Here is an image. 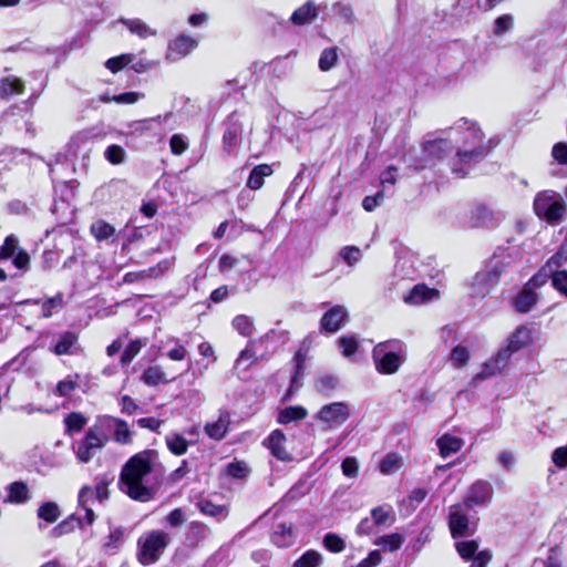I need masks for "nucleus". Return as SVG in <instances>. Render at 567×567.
Instances as JSON below:
<instances>
[{
    "label": "nucleus",
    "instance_id": "39448f33",
    "mask_svg": "<svg viewBox=\"0 0 567 567\" xmlns=\"http://www.w3.org/2000/svg\"><path fill=\"white\" fill-rule=\"evenodd\" d=\"M506 267L507 265L503 259L496 257L489 259L484 268L473 277L472 287L475 293L482 297L488 295L499 284Z\"/></svg>",
    "mask_w": 567,
    "mask_h": 567
},
{
    "label": "nucleus",
    "instance_id": "9b49d317",
    "mask_svg": "<svg viewBox=\"0 0 567 567\" xmlns=\"http://www.w3.org/2000/svg\"><path fill=\"white\" fill-rule=\"evenodd\" d=\"M11 258L18 269H27L29 267L30 256L27 250L19 248V239L14 235L7 236L0 246V261Z\"/></svg>",
    "mask_w": 567,
    "mask_h": 567
},
{
    "label": "nucleus",
    "instance_id": "e2e57ef3",
    "mask_svg": "<svg viewBox=\"0 0 567 567\" xmlns=\"http://www.w3.org/2000/svg\"><path fill=\"white\" fill-rule=\"evenodd\" d=\"M553 287L567 297V270H556L551 275Z\"/></svg>",
    "mask_w": 567,
    "mask_h": 567
},
{
    "label": "nucleus",
    "instance_id": "a211bd4d",
    "mask_svg": "<svg viewBox=\"0 0 567 567\" xmlns=\"http://www.w3.org/2000/svg\"><path fill=\"white\" fill-rule=\"evenodd\" d=\"M440 297V291L435 288H430L425 284L415 285L409 293L403 298L404 302L410 305H422L432 301Z\"/></svg>",
    "mask_w": 567,
    "mask_h": 567
},
{
    "label": "nucleus",
    "instance_id": "4be33fe9",
    "mask_svg": "<svg viewBox=\"0 0 567 567\" xmlns=\"http://www.w3.org/2000/svg\"><path fill=\"white\" fill-rule=\"evenodd\" d=\"M270 539L278 548H288L295 544L292 524L279 523L275 526Z\"/></svg>",
    "mask_w": 567,
    "mask_h": 567
},
{
    "label": "nucleus",
    "instance_id": "603ef678",
    "mask_svg": "<svg viewBox=\"0 0 567 567\" xmlns=\"http://www.w3.org/2000/svg\"><path fill=\"white\" fill-rule=\"evenodd\" d=\"M471 354L465 346L458 344L454 347L450 353V360L454 368L461 369L470 361Z\"/></svg>",
    "mask_w": 567,
    "mask_h": 567
},
{
    "label": "nucleus",
    "instance_id": "ddd939ff",
    "mask_svg": "<svg viewBox=\"0 0 567 567\" xmlns=\"http://www.w3.org/2000/svg\"><path fill=\"white\" fill-rule=\"evenodd\" d=\"M287 437L280 429H276L264 440L262 445L269 450L270 454L281 462L292 461V455L286 450Z\"/></svg>",
    "mask_w": 567,
    "mask_h": 567
},
{
    "label": "nucleus",
    "instance_id": "f8f14e48",
    "mask_svg": "<svg viewBox=\"0 0 567 567\" xmlns=\"http://www.w3.org/2000/svg\"><path fill=\"white\" fill-rule=\"evenodd\" d=\"M493 487L484 480L475 481L466 491L463 497V505L467 508L483 506L492 499Z\"/></svg>",
    "mask_w": 567,
    "mask_h": 567
},
{
    "label": "nucleus",
    "instance_id": "4468645a",
    "mask_svg": "<svg viewBox=\"0 0 567 567\" xmlns=\"http://www.w3.org/2000/svg\"><path fill=\"white\" fill-rule=\"evenodd\" d=\"M348 417L349 409L342 402L323 405L317 414V419L330 427L341 425Z\"/></svg>",
    "mask_w": 567,
    "mask_h": 567
},
{
    "label": "nucleus",
    "instance_id": "58836bf2",
    "mask_svg": "<svg viewBox=\"0 0 567 567\" xmlns=\"http://www.w3.org/2000/svg\"><path fill=\"white\" fill-rule=\"evenodd\" d=\"M371 517L377 526H391L395 522V515L390 505L374 507L371 511Z\"/></svg>",
    "mask_w": 567,
    "mask_h": 567
},
{
    "label": "nucleus",
    "instance_id": "774afa93",
    "mask_svg": "<svg viewBox=\"0 0 567 567\" xmlns=\"http://www.w3.org/2000/svg\"><path fill=\"white\" fill-rule=\"evenodd\" d=\"M551 155L560 165H567V143L558 142L553 146Z\"/></svg>",
    "mask_w": 567,
    "mask_h": 567
},
{
    "label": "nucleus",
    "instance_id": "7c9ffc66",
    "mask_svg": "<svg viewBox=\"0 0 567 567\" xmlns=\"http://www.w3.org/2000/svg\"><path fill=\"white\" fill-rule=\"evenodd\" d=\"M141 381L147 386H157L162 383L169 382L161 365H151L146 368L141 375Z\"/></svg>",
    "mask_w": 567,
    "mask_h": 567
},
{
    "label": "nucleus",
    "instance_id": "5fc2aeb1",
    "mask_svg": "<svg viewBox=\"0 0 567 567\" xmlns=\"http://www.w3.org/2000/svg\"><path fill=\"white\" fill-rule=\"evenodd\" d=\"M323 546L330 553H341L346 548L344 540L334 533H328L323 537Z\"/></svg>",
    "mask_w": 567,
    "mask_h": 567
},
{
    "label": "nucleus",
    "instance_id": "13d9d810",
    "mask_svg": "<svg viewBox=\"0 0 567 567\" xmlns=\"http://www.w3.org/2000/svg\"><path fill=\"white\" fill-rule=\"evenodd\" d=\"M249 468L244 462L234 461L226 467V473L237 480H244L249 475Z\"/></svg>",
    "mask_w": 567,
    "mask_h": 567
},
{
    "label": "nucleus",
    "instance_id": "79ce46f5",
    "mask_svg": "<svg viewBox=\"0 0 567 567\" xmlns=\"http://www.w3.org/2000/svg\"><path fill=\"white\" fill-rule=\"evenodd\" d=\"M114 433L113 439L118 444H131L132 443V432L127 422L123 419L114 417Z\"/></svg>",
    "mask_w": 567,
    "mask_h": 567
},
{
    "label": "nucleus",
    "instance_id": "473e14b6",
    "mask_svg": "<svg viewBox=\"0 0 567 567\" xmlns=\"http://www.w3.org/2000/svg\"><path fill=\"white\" fill-rule=\"evenodd\" d=\"M91 235L97 241H104L115 236V227L104 219H97L90 226Z\"/></svg>",
    "mask_w": 567,
    "mask_h": 567
},
{
    "label": "nucleus",
    "instance_id": "a19ab883",
    "mask_svg": "<svg viewBox=\"0 0 567 567\" xmlns=\"http://www.w3.org/2000/svg\"><path fill=\"white\" fill-rule=\"evenodd\" d=\"M37 515L40 519L48 524L55 523L61 516L60 507L54 502H44L37 511Z\"/></svg>",
    "mask_w": 567,
    "mask_h": 567
},
{
    "label": "nucleus",
    "instance_id": "69168bd1",
    "mask_svg": "<svg viewBox=\"0 0 567 567\" xmlns=\"http://www.w3.org/2000/svg\"><path fill=\"white\" fill-rule=\"evenodd\" d=\"M567 261V245L564 243L558 250L547 260L546 266L561 267Z\"/></svg>",
    "mask_w": 567,
    "mask_h": 567
},
{
    "label": "nucleus",
    "instance_id": "5701e85b",
    "mask_svg": "<svg viewBox=\"0 0 567 567\" xmlns=\"http://www.w3.org/2000/svg\"><path fill=\"white\" fill-rule=\"evenodd\" d=\"M274 174L272 166L269 164L256 165L249 173L246 186L251 190L260 189L265 184V177Z\"/></svg>",
    "mask_w": 567,
    "mask_h": 567
},
{
    "label": "nucleus",
    "instance_id": "aec40b11",
    "mask_svg": "<svg viewBox=\"0 0 567 567\" xmlns=\"http://www.w3.org/2000/svg\"><path fill=\"white\" fill-rule=\"evenodd\" d=\"M538 300L539 296L536 291H532L523 286L512 300V306L518 313H528L538 303Z\"/></svg>",
    "mask_w": 567,
    "mask_h": 567
},
{
    "label": "nucleus",
    "instance_id": "f704fd0d",
    "mask_svg": "<svg viewBox=\"0 0 567 567\" xmlns=\"http://www.w3.org/2000/svg\"><path fill=\"white\" fill-rule=\"evenodd\" d=\"M404 536L399 533H391L383 536L378 537L374 540V545L381 547L385 551H396L404 544Z\"/></svg>",
    "mask_w": 567,
    "mask_h": 567
},
{
    "label": "nucleus",
    "instance_id": "6ab92c4d",
    "mask_svg": "<svg viewBox=\"0 0 567 567\" xmlns=\"http://www.w3.org/2000/svg\"><path fill=\"white\" fill-rule=\"evenodd\" d=\"M79 349V333L74 331L62 332L52 348L55 355L75 354Z\"/></svg>",
    "mask_w": 567,
    "mask_h": 567
},
{
    "label": "nucleus",
    "instance_id": "c85d7f7f",
    "mask_svg": "<svg viewBox=\"0 0 567 567\" xmlns=\"http://www.w3.org/2000/svg\"><path fill=\"white\" fill-rule=\"evenodd\" d=\"M64 433L72 436L75 433H80L87 424V417L81 412H70L65 415L64 420Z\"/></svg>",
    "mask_w": 567,
    "mask_h": 567
},
{
    "label": "nucleus",
    "instance_id": "bb28decb",
    "mask_svg": "<svg viewBox=\"0 0 567 567\" xmlns=\"http://www.w3.org/2000/svg\"><path fill=\"white\" fill-rule=\"evenodd\" d=\"M308 411L302 405H289L279 411L277 422L279 424H289L291 422H298L306 419Z\"/></svg>",
    "mask_w": 567,
    "mask_h": 567
},
{
    "label": "nucleus",
    "instance_id": "2eb2a0df",
    "mask_svg": "<svg viewBox=\"0 0 567 567\" xmlns=\"http://www.w3.org/2000/svg\"><path fill=\"white\" fill-rule=\"evenodd\" d=\"M197 44L198 42L196 39L182 33L169 41L166 52V60L178 61L188 55L197 47Z\"/></svg>",
    "mask_w": 567,
    "mask_h": 567
},
{
    "label": "nucleus",
    "instance_id": "a878e982",
    "mask_svg": "<svg viewBox=\"0 0 567 567\" xmlns=\"http://www.w3.org/2000/svg\"><path fill=\"white\" fill-rule=\"evenodd\" d=\"M29 488L22 481L12 482L7 487L6 503L22 504L29 499Z\"/></svg>",
    "mask_w": 567,
    "mask_h": 567
},
{
    "label": "nucleus",
    "instance_id": "2f4dec72",
    "mask_svg": "<svg viewBox=\"0 0 567 567\" xmlns=\"http://www.w3.org/2000/svg\"><path fill=\"white\" fill-rule=\"evenodd\" d=\"M339 385H340V380L334 374L326 373V374L318 377L315 380V389L317 390V392H319L326 396H329L330 394H332L339 388Z\"/></svg>",
    "mask_w": 567,
    "mask_h": 567
},
{
    "label": "nucleus",
    "instance_id": "e433bc0d",
    "mask_svg": "<svg viewBox=\"0 0 567 567\" xmlns=\"http://www.w3.org/2000/svg\"><path fill=\"white\" fill-rule=\"evenodd\" d=\"M241 134V126L237 123L229 125L223 133V151L230 155Z\"/></svg>",
    "mask_w": 567,
    "mask_h": 567
},
{
    "label": "nucleus",
    "instance_id": "1a4fd4ad",
    "mask_svg": "<svg viewBox=\"0 0 567 567\" xmlns=\"http://www.w3.org/2000/svg\"><path fill=\"white\" fill-rule=\"evenodd\" d=\"M486 156L475 151H455V154L449 158L451 172L458 178H465L471 168L484 161Z\"/></svg>",
    "mask_w": 567,
    "mask_h": 567
},
{
    "label": "nucleus",
    "instance_id": "a18cd8bd",
    "mask_svg": "<svg viewBox=\"0 0 567 567\" xmlns=\"http://www.w3.org/2000/svg\"><path fill=\"white\" fill-rule=\"evenodd\" d=\"M80 375L74 373L73 375H68L64 380H61L56 383L54 389V394L60 398H68L70 394L78 388V380Z\"/></svg>",
    "mask_w": 567,
    "mask_h": 567
},
{
    "label": "nucleus",
    "instance_id": "20e7f679",
    "mask_svg": "<svg viewBox=\"0 0 567 567\" xmlns=\"http://www.w3.org/2000/svg\"><path fill=\"white\" fill-rule=\"evenodd\" d=\"M536 216L549 225H558L567 213L561 196L555 192L538 193L533 203Z\"/></svg>",
    "mask_w": 567,
    "mask_h": 567
},
{
    "label": "nucleus",
    "instance_id": "4c0bfd02",
    "mask_svg": "<svg viewBox=\"0 0 567 567\" xmlns=\"http://www.w3.org/2000/svg\"><path fill=\"white\" fill-rule=\"evenodd\" d=\"M124 542V529L118 526L111 529L103 543V550L106 554H116Z\"/></svg>",
    "mask_w": 567,
    "mask_h": 567
},
{
    "label": "nucleus",
    "instance_id": "6e6d98bb",
    "mask_svg": "<svg viewBox=\"0 0 567 567\" xmlns=\"http://www.w3.org/2000/svg\"><path fill=\"white\" fill-rule=\"evenodd\" d=\"M199 512L204 515L217 517L223 514L224 506L215 504L208 498H202L197 502Z\"/></svg>",
    "mask_w": 567,
    "mask_h": 567
},
{
    "label": "nucleus",
    "instance_id": "412c9836",
    "mask_svg": "<svg viewBox=\"0 0 567 567\" xmlns=\"http://www.w3.org/2000/svg\"><path fill=\"white\" fill-rule=\"evenodd\" d=\"M318 14L319 9L316 3L312 0H308L292 12L290 22L298 27L309 24L318 18Z\"/></svg>",
    "mask_w": 567,
    "mask_h": 567
},
{
    "label": "nucleus",
    "instance_id": "4d7b16f0",
    "mask_svg": "<svg viewBox=\"0 0 567 567\" xmlns=\"http://www.w3.org/2000/svg\"><path fill=\"white\" fill-rule=\"evenodd\" d=\"M105 158L113 165L122 164L125 159V151L117 144H112L104 152Z\"/></svg>",
    "mask_w": 567,
    "mask_h": 567
},
{
    "label": "nucleus",
    "instance_id": "72a5a7b5",
    "mask_svg": "<svg viewBox=\"0 0 567 567\" xmlns=\"http://www.w3.org/2000/svg\"><path fill=\"white\" fill-rule=\"evenodd\" d=\"M494 219L493 210L486 204H478L472 210L471 221L474 227H484L489 225Z\"/></svg>",
    "mask_w": 567,
    "mask_h": 567
},
{
    "label": "nucleus",
    "instance_id": "37998d69",
    "mask_svg": "<svg viewBox=\"0 0 567 567\" xmlns=\"http://www.w3.org/2000/svg\"><path fill=\"white\" fill-rule=\"evenodd\" d=\"M402 464H403L402 457L398 453L391 452V453H388L380 461L379 468L382 474L389 475V474H393L396 471H399L401 468Z\"/></svg>",
    "mask_w": 567,
    "mask_h": 567
},
{
    "label": "nucleus",
    "instance_id": "338daca9",
    "mask_svg": "<svg viewBox=\"0 0 567 567\" xmlns=\"http://www.w3.org/2000/svg\"><path fill=\"white\" fill-rule=\"evenodd\" d=\"M551 461L558 468L567 467V444L553 451Z\"/></svg>",
    "mask_w": 567,
    "mask_h": 567
},
{
    "label": "nucleus",
    "instance_id": "dca6fc26",
    "mask_svg": "<svg viewBox=\"0 0 567 567\" xmlns=\"http://www.w3.org/2000/svg\"><path fill=\"white\" fill-rule=\"evenodd\" d=\"M348 319L346 309L341 306H334L323 313L320 320V329L327 333H334L341 329Z\"/></svg>",
    "mask_w": 567,
    "mask_h": 567
},
{
    "label": "nucleus",
    "instance_id": "c756f323",
    "mask_svg": "<svg viewBox=\"0 0 567 567\" xmlns=\"http://www.w3.org/2000/svg\"><path fill=\"white\" fill-rule=\"evenodd\" d=\"M24 92V83L21 79L16 76H7L0 81V97L9 99L14 94H22Z\"/></svg>",
    "mask_w": 567,
    "mask_h": 567
},
{
    "label": "nucleus",
    "instance_id": "3c124183",
    "mask_svg": "<svg viewBox=\"0 0 567 567\" xmlns=\"http://www.w3.org/2000/svg\"><path fill=\"white\" fill-rule=\"evenodd\" d=\"M144 346L145 342H143L141 339L132 340L122 352L120 363L122 365L130 364L134 360V358L141 352Z\"/></svg>",
    "mask_w": 567,
    "mask_h": 567
},
{
    "label": "nucleus",
    "instance_id": "0e129e2a",
    "mask_svg": "<svg viewBox=\"0 0 567 567\" xmlns=\"http://www.w3.org/2000/svg\"><path fill=\"white\" fill-rule=\"evenodd\" d=\"M189 144L181 134H174L169 138L171 152L174 155H182L188 148Z\"/></svg>",
    "mask_w": 567,
    "mask_h": 567
},
{
    "label": "nucleus",
    "instance_id": "c03bdc74",
    "mask_svg": "<svg viewBox=\"0 0 567 567\" xmlns=\"http://www.w3.org/2000/svg\"><path fill=\"white\" fill-rule=\"evenodd\" d=\"M134 55L132 53H123L112 56L104 62V66L113 74L118 73L133 62Z\"/></svg>",
    "mask_w": 567,
    "mask_h": 567
},
{
    "label": "nucleus",
    "instance_id": "bf43d9fd",
    "mask_svg": "<svg viewBox=\"0 0 567 567\" xmlns=\"http://www.w3.org/2000/svg\"><path fill=\"white\" fill-rule=\"evenodd\" d=\"M338 54L334 48H327L319 58V68L321 71H329L337 62Z\"/></svg>",
    "mask_w": 567,
    "mask_h": 567
},
{
    "label": "nucleus",
    "instance_id": "7ed1b4c3",
    "mask_svg": "<svg viewBox=\"0 0 567 567\" xmlns=\"http://www.w3.org/2000/svg\"><path fill=\"white\" fill-rule=\"evenodd\" d=\"M171 543L169 535L162 529L144 533L137 539V561L143 566L157 563Z\"/></svg>",
    "mask_w": 567,
    "mask_h": 567
},
{
    "label": "nucleus",
    "instance_id": "09e8293b",
    "mask_svg": "<svg viewBox=\"0 0 567 567\" xmlns=\"http://www.w3.org/2000/svg\"><path fill=\"white\" fill-rule=\"evenodd\" d=\"M233 328L243 337L250 338L254 332V322L246 315H237L231 321Z\"/></svg>",
    "mask_w": 567,
    "mask_h": 567
},
{
    "label": "nucleus",
    "instance_id": "8fccbe9b",
    "mask_svg": "<svg viewBox=\"0 0 567 567\" xmlns=\"http://www.w3.org/2000/svg\"><path fill=\"white\" fill-rule=\"evenodd\" d=\"M121 22L134 34L140 38H147L153 35L150 27L141 19H122Z\"/></svg>",
    "mask_w": 567,
    "mask_h": 567
},
{
    "label": "nucleus",
    "instance_id": "052dcab7",
    "mask_svg": "<svg viewBox=\"0 0 567 567\" xmlns=\"http://www.w3.org/2000/svg\"><path fill=\"white\" fill-rule=\"evenodd\" d=\"M96 480H97V482L94 487L95 498L102 503V502L109 499V497H110L109 486H110L112 480L109 478L106 475L97 477Z\"/></svg>",
    "mask_w": 567,
    "mask_h": 567
},
{
    "label": "nucleus",
    "instance_id": "49530a36",
    "mask_svg": "<svg viewBox=\"0 0 567 567\" xmlns=\"http://www.w3.org/2000/svg\"><path fill=\"white\" fill-rule=\"evenodd\" d=\"M321 564V554L315 549H308L292 563V567H319Z\"/></svg>",
    "mask_w": 567,
    "mask_h": 567
},
{
    "label": "nucleus",
    "instance_id": "9d476101",
    "mask_svg": "<svg viewBox=\"0 0 567 567\" xmlns=\"http://www.w3.org/2000/svg\"><path fill=\"white\" fill-rule=\"evenodd\" d=\"M533 342V333L529 327L526 324H519L515 330L507 337L505 343L499 348V355H504L505 359L511 357L527 347Z\"/></svg>",
    "mask_w": 567,
    "mask_h": 567
},
{
    "label": "nucleus",
    "instance_id": "ea45409f",
    "mask_svg": "<svg viewBox=\"0 0 567 567\" xmlns=\"http://www.w3.org/2000/svg\"><path fill=\"white\" fill-rule=\"evenodd\" d=\"M305 377L306 367L293 365L292 374L290 378V384L284 395V400L291 399L303 386Z\"/></svg>",
    "mask_w": 567,
    "mask_h": 567
},
{
    "label": "nucleus",
    "instance_id": "c9c22d12",
    "mask_svg": "<svg viewBox=\"0 0 567 567\" xmlns=\"http://www.w3.org/2000/svg\"><path fill=\"white\" fill-rule=\"evenodd\" d=\"M167 450L175 456L184 455L189 446V442L181 433H171L165 437Z\"/></svg>",
    "mask_w": 567,
    "mask_h": 567
},
{
    "label": "nucleus",
    "instance_id": "de8ad7c7",
    "mask_svg": "<svg viewBox=\"0 0 567 567\" xmlns=\"http://www.w3.org/2000/svg\"><path fill=\"white\" fill-rule=\"evenodd\" d=\"M207 436L215 441L223 440L228 432V422L219 417L217 421L207 423L204 427Z\"/></svg>",
    "mask_w": 567,
    "mask_h": 567
},
{
    "label": "nucleus",
    "instance_id": "f3484780",
    "mask_svg": "<svg viewBox=\"0 0 567 567\" xmlns=\"http://www.w3.org/2000/svg\"><path fill=\"white\" fill-rule=\"evenodd\" d=\"M423 152L431 159L442 161L453 151V144L447 138H434L423 143Z\"/></svg>",
    "mask_w": 567,
    "mask_h": 567
},
{
    "label": "nucleus",
    "instance_id": "393cba45",
    "mask_svg": "<svg viewBox=\"0 0 567 567\" xmlns=\"http://www.w3.org/2000/svg\"><path fill=\"white\" fill-rule=\"evenodd\" d=\"M82 526L83 519L78 517L75 514H71L50 530V536L52 538H60L73 533L76 527L82 528Z\"/></svg>",
    "mask_w": 567,
    "mask_h": 567
},
{
    "label": "nucleus",
    "instance_id": "b1692460",
    "mask_svg": "<svg viewBox=\"0 0 567 567\" xmlns=\"http://www.w3.org/2000/svg\"><path fill=\"white\" fill-rule=\"evenodd\" d=\"M508 359L504 355H499V350L488 361H486L482 370L477 373L476 379L485 380L494 377L502 372L503 369L508 364Z\"/></svg>",
    "mask_w": 567,
    "mask_h": 567
},
{
    "label": "nucleus",
    "instance_id": "0eeeda50",
    "mask_svg": "<svg viewBox=\"0 0 567 567\" xmlns=\"http://www.w3.org/2000/svg\"><path fill=\"white\" fill-rule=\"evenodd\" d=\"M105 434L100 433L96 427H90L84 437L78 442L75 455L79 462L89 463L95 455L97 450H101L107 443Z\"/></svg>",
    "mask_w": 567,
    "mask_h": 567
},
{
    "label": "nucleus",
    "instance_id": "423d86ee",
    "mask_svg": "<svg viewBox=\"0 0 567 567\" xmlns=\"http://www.w3.org/2000/svg\"><path fill=\"white\" fill-rule=\"evenodd\" d=\"M463 504L455 503L450 506L447 514V527L453 539L468 537L475 534L476 524L471 523Z\"/></svg>",
    "mask_w": 567,
    "mask_h": 567
},
{
    "label": "nucleus",
    "instance_id": "cd10ccee",
    "mask_svg": "<svg viewBox=\"0 0 567 567\" xmlns=\"http://www.w3.org/2000/svg\"><path fill=\"white\" fill-rule=\"evenodd\" d=\"M436 445L439 447L440 455L442 457H447L451 454L457 453L463 447L464 441L461 437L444 434L437 440Z\"/></svg>",
    "mask_w": 567,
    "mask_h": 567
},
{
    "label": "nucleus",
    "instance_id": "6e6552de",
    "mask_svg": "<svg viewBox=\"0 0 567 567\" xmlns=\"http://www.w3.org/2000/svg\"><path fill=\"white\" fill-rule=\"evenodd\" d=\"M458 151H475L487 156L492 150V141L486 140L484 132L475 123H471L462 134V145L457 147Z\"/></svg>",
    "mask_w": 567,
    "mask_h": 567
},
{
    "label": "nucleus",
    "instance_id": "f257e3e1",
    "mask_svg": "<svg viewBox=\"0 0 567 567\" xmlns=\"http://www.w3.org/2000/svg\"><path fill=\"white\" fill-rule=\"evenodd\" d=\"M157 451L146 449L132 455L121 468L118 489L131 499L148 503L155 498L156 489L144 484V477L153 470Z\"/></svg>",
    "mask_w": 567,
    "mask_h": 567
},
{
    "label": "nucleus",
    "instance_id": "680f3d73",
    "mask_svg": "<svg viewBox=\"0 0 567 567\" xmlns=\"http://www.w3.org/2000/svg\"><path fill=\"white\" fill-rule=\"evenodd\" d=\"M514 27V19L511 14H502L494 22V34L503 35Z\"/></svg>",
    "mask_w": 567,
    "mask_h": 567
},
{
    "label": "nucleus",
    "instance_id": "864d4df0",
    "mask_svg": "<svg viewBox=\"0 0 567 567\" xmlns=\"http://www.w3.org/2000/svg\"><path fill=\"white\" fill-rule=\"evenodd\" d=\"M455 548L460 557L468 561L478 553V542L475 539L457 542Z\"/></svg>",
    "mask_w": 567,
    "mask_h": 567
},
{
    "label": "nucleus",
    "instance_id": "f03ea898",
    "mask_svg": "<svg viewBox=\"0 0 567 567\" xmlns=\"http://www.w3.org/2000/svg\"><path fill=\"white\" fill-rule=\"evenodd\" d=\"M372 358L380 374H394L406 359L404 343L400 340L381 342L374 347Z\"/></svg>",
    "mask_w": 567,
    "mask_h": 567
}]
</instances>
